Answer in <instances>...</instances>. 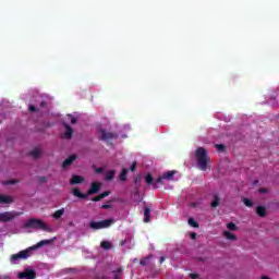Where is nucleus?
<instances>
[{
    "label": "nucleus",
    "instance_id": "obj_6",
    "mask_svg": "<svg viewBox=\"0 0 279 279\" xmlns=\"http://www.w3.org/2000/svg\"><path fill=\"white\" fill-rule=\"evenodd\" d=\"M21 215H23V213H19V211H4L1 214V221L2 223H8V221H14V219H16V217H21Z\"/></svg>",
    "mask_w": 279,
    "mask_h": 279
},
{
    "label": "nucleus",
    "instance_id": "obj_20",
    "mask_svg": "<svg viewBox=\"0 0 279 279\" xmlns=\"http://www.w3.org/2000/svg\"><path fill=\"white\" fill-rule=\"evenodd\" d=\"M223 236H226L229 241H236V235L230 231H223Z\"/></svg>",
    "mask_w": 279,
    "mask_h": 279
},
{
    "label": "nucleus",
    "instance_id": "obj_38",
    "mask_svg": "<svg viewBox=\"0 0 279 279\" xmlns=\"http://www.w3.org/2000/svg\"><path fill=\"white\" fill-rule=\"evenodd\" d=\"M190 236H191L192 240H195V239H197V233L192 232V233L190 234Z\"/></svg>",
    "mask_w": 279,
    "mask_h": 279
},
{
    "label": "nucleus",
    "instance_id": "obj_5",
    "mask_svg": "<svg viewBox=\"0 0 279 279\" xmlns=\"http://www.w3.org/2000/svg\"><path fill=\"white\" fill-rule=\"evenodd\" d=\"M113 223H114V219L109 218L101 221H92L89 223V228H92V230H104L106 228H110V226H112Z\"/></svg>",
    "mask_w": 279,
    "mask_h": 279
},
{
    "label": "nucleus",
    "instance_id": "obj_4",
    "mask_svg": "<svg viewBox=\"0 0 279 279\" xmlns=\"http://www.w3.org/2000/svg\"><path fill=\"white\" fill-rule=\"evenodd\" d=\"M24 228L33 230H43L44 232H51V227L47 226L41 219L31 218L24 223Z\"/></svg>",
    "mask_w": 279,
    "mask_h": 279
},
{
    "label": "nucleus",
    "instance_id": "obj_40",
    "mask_svg": "<svg viewBox=\"0 0 279 279\" xmlns=\"http://www.w3.org/2000/svg\"><path fill=\"white\" fill-rule=\"evenodd\" d=\"M96 173H104V168H97Z\"/></svg>",
    "mask_w": 279,
    "mask_h": 279
},
{
    "label": "nucleus",
    "instance_id": "obj_14",
    "mask_svg": "<svg viewBox=\"0 0 279 279\" xmlns=\"http://www.w3.org/2000/svg\"><path fill=\"white\" fill-rule=\"evenodd\" d=\"M64 138H73V129L69 124H64Z\"/></svg>",
    "mask_w": 279,
    "mask_h": 279
},
{
    "label": "nucleus",
    "instance_id": "obj_24",
    "mask_svg": "<svg viewBox=\"0 0 279 279\" xmlns=\"http://www.w3.org/2000/svg\"><path fill=\"white\" fill-rule=\"evenodd\" d=\"M162 177H158L155 181H153V189H158V184H162Z\"/></svg>",
    "mask_w": 279,
    "mask_h": 279
},
{
    "label": "nucleus",
    "instance_id": "obj_29",
    "mask_svg": "<svg viewBox=\"0 0 279 279\" xmlns=\"http://www.w3.org/2000/svg\"><path fill=\"white\" fill-rule=\"evenodd\" d=\"M146 184H153L154 185V177H151L150 173H148L145 178Z\"/></svg>",
    "mask_w": 279,
    "mask_h": 279
},
{
    "label": "nucleus",
    "instance_id": "obj_25",
    "mask_svg": "<svg viewBox=\"0 0 279 279\" xmlns=\"http://www.w3.org/2000/svg\"><path fill=\"white\" fill-rule=\"evenodd\" d=\"M187 223L192 228H199V223H197V221H195V219H193V218H189Z\"/></svg>",
    "mask_w": 279,
    "mask_h": 279
},
{
    "label": "nucleus",
    "instance_id": "obj_11",
    "mask_svg": "<svg viewBox=\"0 0 279 279\" xmlns=\"http://www.w3.org/2000/svg\"><path fill=\"white\" fill-rule=\"evenodd\" d=\"M84 182V178L77 174L72 175L70 180V184H82Z\"/></svg>",
    "mask_w": 279,
    "mask_h": 279
},
{
    "label": "nucleus",
    "instance_id": "obj_7",
    "mask_svg": "<svg viewBox=\"0 0 279 279\" xmlns=\"http://www.w3.org/2000/svg\"><path fill=\"white\" fill-rule=\"evenodd\" d=\"M113 138H119V134L100 130V141H113Z\"/></svg>",
    "mask_w": 279,
    "mask_h": 279
},
{
    "label": "nucleus",
    "instance_id": "obj_41",
    "mask_svg": "<svg viewBox=\"0 0 279 279\" xmlns=\"http://www.w3.org/2000/svg\"><path fill=\"white\" fill-rule=\"evenodd\" d=\"M47 106V101H41L40 102V108H45Z\"/></svg>",
    "mask_w": 279,
    "mask_h": 279
},
{
    "label": "nucleus",
    "instance_id": "obj_30",
    "mask_svg": "<svg viewBox=\"0 0 279 279\" xmlns=\"http://www.w3.org/2000/svg\"><path fill=\"white\" fill-rule=\"evenodd\" d=\"M227 228H228V230H239V227H236V225L234 223V222H229L228 225H227Z\"/></svg>",
    "mask_w": 279,
    "mask_h": 279
},
{
    "label": "nucleus",
    "instance_id": "obj_32",
    "mask_svg": "<svg viewBox=\"0 0 279 279\" xmlns=\"http://www.w3.org/2000/svg\"><path fill=\"white\" fill-rule=\"evenodd\" d=\"M68 118L70 119V123H72V125H75V123H77V118L73 117L72 114H68Z\"/></svg>",
    "mask_w": 279,
    "mask_h": 279
},
{
    "label": "nucleus",
    "instance_id": "obj_18",
    "mask_svg": "<svg viewBox=\"0 0 279 279\" xmlns=\"http://www.w3.org/2000/svg\"><path fill=\"white\" fill-rule=\"evenodd\" d=\"M221 203V198L219 197V195H215L214 196V201L211 202L210 206L211 208H217V206H219V204Z\"/></svg>",
    "mask_w": 279,
    "mask_h": 279
},
{
    "label": "nucleus",
    "instance_id": "obj_2",
    "mask_svg": "<svg viewBox=\"0 0 279 279\" xmlns=\"http://www.w3.org/2000/svg\"><path fill=\"white\" fill-rule=\"evenodd\" d=\"M101 191V183L99 182H92L89 190L86 194L82 193L80 189H74L72 191L74 197H78L80 199H87L88 195H97Z\"/></svg>",
    "mask_w": 279,
    "mask_h": 279
},
{
    "label": "nucleus",
    "instance_id": "obj_23",
    "mask_svg": "<svg viewBox=\"0 0 279 279\" xmlns=\"http://www.w3.org/2000/svg\"><path fill=\"white\" fill-rule=\"evenodd\" d=\"M122 274L123 268H118L117 270H113V279H121Z\"/></svg>",
    "mask_w": 279,
    "mask_h": 279
},
{
    "label": "nucleus",
    "instance_id": "obj_8",
    "mask_svg": "<svg viewBox=\"0 0 279 279\" xmlns=\"http://www.w3.org/2000/svg\"><path fill=\"white\" fill-rule=\"evenodd\" d=\"M17 278L20 279H36V271L26 269L23 272H19Z\"/></svg>",
    "mask_w": 279,
    "mask_h": 279
},
{
    "label": "nucleus",
    "instance_id": "obj_39",
    "mask_svg": "<svg viewBox=\"0 0 279 279\" xmlns=\"http://www.w3.org/2000/svg\"><path fill=\"white\" fill-rule=\"evenodd\" d=\"M130 169H131L132 172L136 171V162H134V163L131 166Z\"/></svg>",
    "mask_w": 279,
    "mask_h": 279
},
{
    "label": "nucleus",
    "instance_id": "obj_21",
    "mask_svg": "<svg viewBox=\"0 0 279 279\" xmlns=\"http://www.w3.org/2000/svg\"><path fill=\"white\" fill-rule=\"evenodd\" d=\"M173 175H175V171H168L162 174L163 180H172Z\"/></svg>",
    "mask_w": 279,
    "mask_h": 279
},
{
    "label": "nucleus",
    "instance_id": "obj_37",
    "mask_svg": "<svg viewBox=\"0 0 279 279\" xmlns=\"http://www.w3.org/2000/svg\"><path fill=\"white\" fill-rule=\"evenodd\" d=\"M190 278L197 279V278H199V275H197V274H190Z\"/></svg>",
    "mask_w": 279,
    "mask_h": 279
},
{
    "label": "nucleus",
    "instance_id": "obj_36",
    "mask_svg": "<svg viewBox=\"0 0 279 279\" xmlns=\"http://www.w3.org/2000/svg\"><path fill=\"white\" fill-rule=\"evenodd\" d=\"M147 260H148V258H147V257H146V258H144V259H141V260H140V265H142V266L147 265Z\"/></svg>",
    "mask_w": 279,
    "mask_h": 279
},
{
    "label": "nucleus",
    "instance_id": "obj_33",
    "mask_svg": "<svg viewBox=\"0 0 279 279\" xmlns=\"http://www.w3.org/2000/svg\"><path fill=\"white\" fill-rule=\"evenodd\" d=\"M38 182L39 184H45V182H47V177H39Z\"/></svg>",
    "mask_w": 279,
    "mask_h": 279
},
{
    "label": "nucleus",
    "instance_id": "obj_26",
    "mask_svg": "<svg viewBox=\"0 0 279 279\" xmlns=\"http://www.w3.org/2000/svg\"><path fill=\"white\" fill-rule=\"evenodd\" d=\"M100 247H102V250H110L112 247V245L108 241H102L100 243Z\"/></svg>",
    "mask_w": 279,
    "mask_h": 279
},
{
    "label": "nucleus",
    "instance_id": "obj_31",
    "mask_svg": "<svg viewBox=\"0 0 279 279\" xmlns=\"http://www.w3.org/2000/svg\"><path fill=\"white\" fill-rule=\"evenodd\" d=\"M215 147L218 151H226V145L223 144H216Z\"/></svg>",
    "mask_w": 279,
    "mask_h": 279
},
{
    "label": "nucleus",
    "instance_id": "obj_15",
    "mask_svg": "<svg viewBox=\"0 0 279 279\" xmlns=\"http://www.w3.org/2000/svg\"><path fill=\"white\" fill-rule=\"evenodd\" d=\"M116 175H117V171L116 170H110V171L106 172L105 180L107 182H110V181L114 180Z\"/></svg>",
    "mask_w": 279,
    "mask_h": 279
},
{
    "label": "nucleus",
    "instance_id": "obj_12",
    "mask_svg": "<svg viewBox=\"0 0 279 279\" xmlns=\"http://www.w3.org/2000/svg\"><path fill=\"white\" fill-rule=\"evenodd\" d=\"M108 195H110V191H105L98 196L93 197L92 202H101V199H105V197H108Z\"/></svg>",
    "mask_w": 279,
    "mask_h": 279
},
{
    "label": "nucleus",
    "instance_id": "obj_28",
    "mask_svg": "<svg viewBox=\"0 0 279 279\" xmlns=\"http://www.w3.org/2000/svg\"><path fill=\"white\" fill-rule=\"evenodd\" d=\"M243 204L247 206V208H252V206H254V202H252L250 198H244Z\"/></svg>",
    "mask_w": 279,
    "mask_h": 279
},
{
    "label": "nucleus",
    "instance_id": "obj_19",
    "mask_svg": "<svg viewBox=\"0 0 279 279\" xmlns=\"http://www.w3.org/2000/svg\"><path fill=\"white\" fill-rule=\"evenodd\" d=\"M119 180H121V182H125V180H128V169L123 168L120 175H119Z\"/></svg>",
    "mask_w": 279,
    "mask_h": 279
},
{
    "label": "nucleus",
    "instance_id": "obj_22",
    "mask_svg": "<svg viewBox=\"0 0 279 279\" xmlns=\"http://www.w3.org/2000/svg\"><path fill=\"white\" fill-rule=\"evenodd\" d=\"M64 215V208H61L52 214L53 219H60Z\"/></svg>",
    "mask_w": 279,
    "mask_h": 279
},
{
    "label": "nucleus",
    "instance_id": "obj_9",
    "mask_svg": "<svg viewBox=\"0 0 279 279\" xmlns=\"http://www.w3.org/2000/svg\"><path fill=\"white\" fill-rule=\"evenodd\" d=\"M75 160H77V155H71L62 162V169H69V167H71Z\"/></svg>",
    "mask_w": 279,
    "mask_h": 279
},
{
    "label": "nucleus",
    "instance_id": "obj_35",
    "mask_svg": "<svg viewBox=\"0 0 279 279\" xmlns=\"http://www.w3.org/2000/svg\"><path fill=\"white\" fill-rule=\"evenodd\" d=\"M101 208H102L104 210H109V208H112V205H110V204H104V205H101Z\"/></svg>",
    "mask_w": 279,
    "mask_h": 279
},
{
    "label": "nucleus",
    "instance_id": "obj_16",
    "mask_svg": "<svg viewBox=\"0 0 279 279\" xmlns=\"http://www.w3.org/2000/svg\"><path fill=\"white\" fill-rule=\"evenodd\" d=\"M29 156H32L35 160H37V158H40V156H43V150H40L39 148H34L29 153Z\"/></svg>",
    "mask_w": 279,
    "mask_h": 279
},
{
    "label": "nucleus",
    "instance_id": "obj_1",
    "mask_svg": "<svg viewBox=\"0 0 279 279\" xmlns=\"http://www.w3.org/2000/svg\"><path fill=\"white\" fill-rule=\"evenodd\" d=\"M49 243H51V240H41L36 245H33L26 250L20 251L16 254H13L11 256V263H16V260H26V258H29V256H32V252H34V250H38V247H43V245H49Z\"/></svg>",
    "mask_w": 279,
    "mask_h": 279
},
{
    "label": "nucleus",
    "instance_id": "obj_10",
    "mask_svg": "<svg viewBox=\"0 0 279 279\" xmlns=\"http://www.w3.org/2000/svg\"><path fill=\"white\" fill-rule=\"evenodd\" d=\"M151 221V209L149 207H144V223H149Z\"/></svg>",
    "mask_w": 279,
    "mask_h": 279
},
{
    "label": "nucleus",
    "instance_id": "obj_27",
    "mask_svg": "<svg viewBox=\"0 0 279 279\" xmlns=\"http://www.w3.org/2000/svg\"><path fill=\"white\" fill-rule=\"evenodd\" d=\"M2 184L4 186H10L12 184H19V180H7V181H3Z\"/></svg>",
    "mask_w": 279,
    "mask_h": 279
},
{
    "label": "nucleus",
    "instance_id": "obj_43",
    "mask_svg": "<svg viewBox=\"0 0 279 279\" xmlns=\"http://www.w3.org/2000/svg\"><path fill=\"white\" fill-rule=\"evenodd\" d=\"M259 193H267V189H259Z\"/></svg>",
    "mask_w": 279,
    "mask_h": 279
},
{
    "label": "nucleus",
    "instance_id": "obj_34",
    "mask_svg": "<svg viewBox=\"0 0 279 279\" xmlns=\"http://www.w3.org/2000/svg\"><path fill=\"white\" fill-rule=\"evenodd\" d=\"M28 110H29V112H37L38 111V109H36V106H34V105H29Z\"/></svg>",
    "mask_w": 279,
    "mask_h": 279
},
{
    "label": "nucleus",
    "instance_id": "obj_42",
    "mask_svg": "<svg viewBox=\"0 0 279 279\" xmlns=\"http://www.w3.org/2000/svg\"><path fill=\"white\" fill-rule=\"evenodd\" d=\"M159 263H160V265H162V263H165V257L163 256L160 257Z\"/></svg>",
    "mask_w": 279,
    "mask_h": 279
},
{
    "label": "nucleus",
    "instance_id": "obj_3",
    "mask_svg": "<svg viewBox=\"0 0 279 279\" xmlns=\"http://www.w3.org/2000/svg\"><path fill=\"white\" fill-rule=\"evenodd\" d=\"M195 156L201 171H206V169H208V150H206L204 147H198Z\"/></svg>",
    "mask_w": 279,
    "mask_h": 279
},
{
    "label": "nucleus",
    "instance_id": "obj_17",
    "mask_svg": "<svg viewBox=\"0 0 279 279\" xmlns=\"http://www.w3.org/2000/svg\"><path fill=\"white\" fill-rule=\"evenodd\" d=\"M256 214L258 217H266L267 216V209L264 206H258L256 208Z\"/></svg>",
    "mask_w": 279,
    "mask_h": 279
},
{
    "label": "nucleus",
    "instance_id": "obj_13",
    "mask_svg": "<svg viewBox=\"0 0 279 279\" xmlns=\"http://www.w3.org/2000/svg\"><path fill=\"white\" fill-rule=\"evenodd\" d=\"M13 203H14V197L5 194L1 195V204H13Z\"/></svg>",
    "mask_w": 279,
    "mask_h": 279
}]
</instances>
